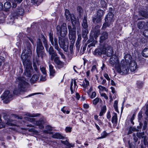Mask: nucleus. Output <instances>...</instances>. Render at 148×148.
Instances as JSON below:
<instances>
[{
	"instance_id": "c9c22d12",
	"label": "nucleus",
	"mask_w": 148,
	"mask_h": 148,
	"mask_svg": "<svg viewBox=\"0 0 148 148\" xmlns=\"http://www.w3.org/2000/svg\"><path fill=\"white\" fill-rule=\"evenodd\" d=\"M54 42L53 45L54 46L55 48L58 51H59L60 50L59 48L58 43V39L56 38H55L54 39Z\"/></svg>"
},
{
	"instance_id": "79ce46f5",
	"label": "nucleus",
	"mask_w": 148,
	"mask_h": 148,
	"mask_svg": "<svg viewBox=\"0 0 148 148\" xmlns=\"http://www.w3.org/2000/svg\"><path fill=\"white\" fill-rule=\"evenodd\" d=\"M46 129L47 130H45L44 131V132L45 133L49 134L50 132H48V131H51L52 130V128L51 126L50 125H47L46 127Z\"/></svg>"
},
{
	"instance_id": "e2e57ef3",
	"label": "nucleus",
	"mask_w": 148,
	"mask_h": 148,
	"mask_svg": "<svg viewBox=\"0 0 148 148\" xmlns=\"http://www.w3.org/2000/svg\"><path fill=\"white\" fill-rule=\"evenodd\" d=\"M72 128L69 127H66L65 129L66 132H71V131Z\"/></svg>"
},
{
	"instance_id": "2eb2a0df",
	"label": "nucleus",
	"mask_w": 148,
	"mask_h": 148,
	"mask_svg": "<svg viewBox=\"0 0 148 148\" xmlns=\"http://www.w3.org/2000/svg\"><path fill=\"white\" fill-rule=\"evenodd\" d=\"M106 51L104 53L106 54L107 56L111 57L112 56L113 53V51L112 48L111 47H109L106 49Z\"/></svg>"
},
{
	"instance_id": "a878e982",
	"label": "nucleus",
	"mask_w": 148,
	"mask_h": 148,
	"mask_svg": "<svg viewBox=\"0 0 148 148\" xmlns=\"http://www.w3.org/2000/svg\"><path fill=\"white\" fill-rule=\"evenodd\" d=\"M92 21L95 23H101V18L98 16H95L92 17Z\"/></svg>"
},
{
	"instance_id": "f03ea898",
	"label": "nucleus",
	"mask_w": 148,
	"mask_h": 148,
	"mask_svg": "<svg viewBox=\"0 0 148 148\" xmlns=\"http://www.w3.org/2000/svg\"><path fill=\"white\" fill-rule=\"evenodd\" d=\"M31 47V45L29 44L27 47V51L25 50L21 54V58L24 66L29 65L28 66L29 67L30 65L32 64L31 62L29 60L30 56L32 54Z\"/></svg>"
},
{
	"instance_id": "052dcab7",
	"label": "nucleus",
	"mask_w": 148,
	"mask_h": 148,
	"mask_svg": "<svg viewBox=\"0 0 148 148\" xmlns=\"http://www.w3.org/2000/svg\"><path fill=\"white\" fill-rule=\"evenodd\" d=\"M142 112H139L138 114V120L139 121H140L141 119V118H142Z\"/></svg>"
},
{
	"instance_id": "8fccbe9b",
	"label": "nucleus",
	"mask_w": 148,
	"mask_h": 148,
	"mask_svg": "<svg viewBox=\"0 0 148 148\" xmlns=\"http://www.w3.org/2000/svg\"><path fill=\"white\" fill-rule=\"evenodd\" d=\"M118 101H114V107L115 109V111L117 112H118L117 107Z\"/></svg>"
},
{
	"instance_id": "338daca9",
	"label": "nucleus",
	"mask_w": 148,
	"mask_h": 148,
	"mask_svg": "<svg viewBox=\"0 0 148 148\" xmlns=\"http://www.w3.org/2000/svg\"><path fill=\"white\" fill-rule=\"evenodd\" d=\"M96 93L95 92H93L92 93V95L90 96V98L91 99H93L96 97Z\"/></svg>"
},
{
	"instance_id": "7c9ffc66",
	"label": "nucleus",
	"mask_w": 148,
	"mask_h": 148,
	"mask_svg": "<svg viewBox=\"0 0 148 148\" xmlns=\"http://www.w3.org/2000/svg\"><path fill=\"white\" fill-rule=\"evenodd\" d=\"M70 18L73 26H75L77 24V21L75 16L74 15L72 14Z\"/></svg>"
},
{
	"instance_id": "0e129e2a",
	"label": "nucleus",
	"mask_w": 148,
	"mask_h": 148,
	"mask_svg": "<svg viewBox=\"0 0 148 148\" xmlns=\"http://www.w3.org/2000/svg\"><path fill=\"white\" fill-rule=\"evenodd\" d=\"M77 10L78 11L79 13H81L83 11L81 7L78 6L77 7Z\"/></svg>"
},
{
	"instance_id": "774afa93",
	"label": "nucleus",
	"mask_w": 148,
	"mask_h": 148,
	"mask_svg": "<svg viewBox=\"0 0 148 148\" xmlns=\"http://www.w3.org/2000/svg\"><path fill=\"white\" fill-rule=\"evenodd\" d=\"M104 76L108 80L110 81V78L107 74L105 73L104 75Z\"/></svg>"
},
{
	"instance_id": "680f3d73",
	"label": "nucleus",
	"mask_w": 148,
	"mask_h": 148,
	"mask_svg": "<svg viewBox=\"0 0 148 148\" xmlns=\"http://www.w3.org/2000/svg\"><path fill=\"white\" fill-rule=\"evenodd\" d=\"M40 70L42 73L44 75H45L46 73V72L45 70V68L43 67L40 68Z\"/></svg>"
},
{
	"instance_id": "3c124183",
	"label": "nucleus",
	"mask_w": 148,
	"mask_h": 148,
	"mask_svg": "<svg viewBox=\"0 0 148 148\" xmlns=\"http://www.w3.org/2000/svg\"><path fill=\"white\" fill-rule=\"evenodd\" d=\"M143 35L145 37H148V29H145L144 31Z\"/></svg>"
},
{
	"instance_id": "20e7f679",
	"label": "nucleus",
	"mask_w": 148,
	"mask_h": 148,
	"mask_svg": "<svg viewBox=\"0 0 148 148\" xmlns=\"http://www.w3.org/2000/svg\"><path fill=\"white\" fill-rule=\"evenodd\" d=\"M113 14L111 12H109L105 18V23L103 25L102 28L105 29L107 27L110 26L114 21Z\"/></svg>"
},
{
	"instance_id": "dca6fc26",
	"label": "nucleus",
	"mask_w": 148,
	"mask_h": 148,
	"mask_svg": "<svg viewBox=\"0 0 148 148\" xmlns=\"http://www.w3.org/2000/svg\"><path fill=\"white\" fill-rule=\"evenodd\" d=\"M108 33L106 32H103L100 37V42L101 43H103L104 41L108 38Z\"/></svg>"
},
{
	"instance_id": "bf43d9fd",
	"label": "nucleus",
	"mask_w": 148,
	"mask_h": 148,
	"mask_svg": "<svg viewBox=\"0 0 148 148\" xmlns=\"http://www.w3.org/2000/svg\"><path fill=\"white\" fill-rule=\"evenodd\" d=\"M148 122V120H147V121H144V125L143 127V130H145L146 129Z\"/></svg>"
},
{
	"instance_id": "6e6d98bb",
	"label": "nucleus",
	"mask_w": 148,
	"mask_h": 148,
	"mask_svg": "<svg viewBox=\"0 0 148 148\" xmlns=\"http://www.w3.org/2000/svg\"><path fill=\"white\" fill-rule=\"evenodd\" d=\"M86 46V45L85 44L84 46L81 48V52L82 53V54L84 53L85 51Z\"/></svg>"
},
{
	"instance_id": "4468645a",
	"label": "nucleus",
	"mask_w": 148,
	"mask_h": 148,
	"mask_svg": "<svg viewBox=\"0 0 148 148\" xmlns=\"http://www.w3.org/2000/svg\"><path fill=\"white\" fill-rule=\"evenodd\" d=\"M73 38L69 39L70 40V45L69 47V49L71 53L72 54L73 53V47L75 42L76 37Z\"/></svg>"
},
{
	"instance_id": "c03bdc74",
	"label": "nucleus",
	"mask_w": 148,
	"mask_h": 148,
	"mask_svg": "<svg viewBox=\"0 0 148 148\" xmlns=\"http://www.w3.org/2000/svg\"><path fill=\"white\" fill-rule=\"evenodd\" d=\"M53 34L50 33L49 34V39L52 45H53L54 42L53 41Z\"/></svg>"
},
{
	"instance_id": "5701e85b",
	"label": "nucleus",
	"mask_w": 148,
	"mask_h": 148,
	"mask_svg": "<svg viewBox=\"0 0 148 148\" xmlns=\"http://www.w3.org/2000/svg\"><path fill=\"white\" fill-rule=\"evenodd\" d=\"M130 69L131 71H135L137 68V64L134 61H132L130 64Z\"/></svg>"
},
{
	"instance_id": "aec40b11",
	"label": "nucleus",
	"mask_w": 148,
	"mask_h": 148,
	"mask_svg": "<svg viewBox=\"0 0 148 148\" xmlns=\"http://www.w3.org/2000/svg\"><path fill=\"white\" fill-rule=\"evenodd\" d=\"M144 9V8H143ZM148 10V9H142V10H140L139 12V14L143 17L145 18L148 17V13L147 11Z\"/></svg>"
},
{
	"instance_id": "bb28decb",
	"label": "nucleus",
	"mask_w": 148,
	"mask_h": 148,
	"mask_svg": "<svg viewBox=\"0 0 148 148\" xmlns=\"http://www.w3.org/2000/svg\"><path fill=\"white\" fill-rule=\"evenodd\" d=\"M82 39L81 36V35H79L78 36L77 40L76 42L75 46L77 49L79 50V49L80 45V41Z\"/></svg>"
},
{
	"instance_id": "864d4df0",
	"label": "nucleus",
	"mask_w": 148,
	"mask_h": 148,
	"mask_svg": "<svg viewBox=\"0 0 148 148\" xmlns=\"http://www.w3.org/2000/svg\"><path fill=\"white\" fill-rule=\"evenodd\" d=\"M99 101V99L97 97L92 101V103L94 105H96Z\"/></svg>"
},
{
	"instance_id": "4d7b16f0",
	"label": "nucleus",
	"mask_w": 148,
	"mask_h": 148,
	"mask_svg": "<svg viewBox=\"0 0 148 148\" xmlns=\"http://www.w3.org/2000/svg\"><path fill=\"white\" fill-rule=\"evenodd\" d=\"M98 88L100 90L102 91H103L104 90L105 91H107V89L104 87L102 86L101 85H99L98 86Z\"/></svg>"
},
{
	"instance_id": "603ef678",
	"label": "nucleus",
	"mask_w": 148,
	"mask_h": 148,
	"mask_svg": "<svg viewBox=\"0 0 148 148\" xmlns=\"http://www.w3.org/2000/svg\"><path fill=\"white\" fill-rule=\"evenodd\" d=\"M13 121L11 119H9L7 121L6 124L7 125H13L14 124L12 122Z\"/></svg>"
},
{
	"instance_id": "9b49d317",
	"label": "nucleus",
	"mask_w": 148,
	"mask_h": 148,
	"mask_svg": "<svg viewBox=\"0 0 148 148\" xmlns=\"http://www.w3.org/2000/svg\"><path fill=\"white\" fill-rule=\"evenodd\" d=\"M72 28L71 26L69 25L68 28L69 30V39L73 38L76 37V27L75 26H73Z\"/></svg>"
},
{
	"instance_id": "0eeeda50",
	"label": "nucleus",
	"mask_w": 148,
	"mask_h": 148,
	"mask_svg": "<svg viewBox=\"0 0 148 148\" xmlns=\"http://www.w3.org/2000/svg\"><path fill=\"white\" fill-rule=\"evenodd\" d=\"M24 12V10L23 8H20L12 12L9 18L10 20V23H13L14 19L17 18L16 16L19 15H23Z\"/></svg>"
},
{
	"instance_id": "a19ab883",
	"label": "nucleus",
	"mask_w": 148,
	"mask_h": 148,
	"mask_svg": "<svg viewBox=\"0 0 148 148\" xmlns=\"http://www.w3.org/2000/svg\"><path fill=\"white\" fill-rule=\"evenodd\" d=\"M106 106H103L101 109V111L99 113V116H102L103 114L106 112Z\"/></svg>"
},
{
	"instance_id": "412c9836",
	"label": "nucleus",
	"mask_w": 148,
	"mask_h": 148,
	"mask_svg": "<svg viewBox=\"0 0 148 148\" xmlns=\"http://www.w3.org/2000/svg\"><path fill=\"white\" fill-rule=\"evenodd\" d=\"M44 47L40 39H38L37 42L36 51L42 50Z\"/></svg>"
},
{
	"instance_id": "69168bd1",
	"label": "nucleus",
	"mask_w": 148,
	"mask_h": 148,
	"mask_svg": "<svg viewBox=\"0 0 148 148\" xmlns=\"http://www.w3.org/2000/svg\"><path fill=\"white\" fill-rule=\"evenodd\" d=\"M101 96L104 97L105 99H108V97L107 96V95L105 93H102L101 94Z\"/></svg>"
},
{
	"instance_id": "b1692460",
	"label": "nucleus",
	"mask_w": 148,
	"mask_h": 148,
	"mask_svg": "<svg viewBox=\"0 0 148 148\" xmlns=\"http://www.w3.org/2000/svg\"><path fill=\"white\" fill-rule=\"evenodd\" d=\"M37 56L38 57H41L42 59L46 56V54L42 50L36 51Z\"/></svg>"
},
{
	"instance_id": "5fc2aeb1",
	"label": "nucleus",
	"mask_w": 148,
	"mask_h": 148,
	"mask_svg": "<svg viewBox=\"0 0 148 148\" xmlns=\"http://www.w3.org/2000/svg\"><path fill=\"white\" fill-rule=\"evenodd\" d=\"M100 3L102 7L105 8L106 7V2L104 0H101L100 1Z\"/></svg>"
},
{
	"instance_id": "393cba45",
	"label": "nucleus",
	"mask_w": 148,
	"mask_h": 148,
	"mask_svg": "<svg viewBox=\"0 0 148 148\" xmlns=\"http://www.w3.org/2000/svg\"><path fill=\"white\" fill-rule=\"evenodd\" d=\"M49 68L50 76L53 77L55 75L56 71L53 69V66L52 64H50L49 65Z\"/></svg>"
},
{
	"instance_id": "473e14b6",
	"label": "nucleus",
	"mask_w": 148,
	"mask_h": 148,
	"mask_svg": "<svg viewBox=\"0 0 148 148\" xmlns=\"http://www.w3.org/2000/svg\"><path fill=\"white\" fill-rule=\"evenodd\" d=\"M88 33V29H83L82 30V37L86 39L87 34Z\"/></svg>"
},
{
	"instance_id": "1a4fd4ad",
	"label": "nucleus",
	"mask_w": 148,
	"mask_h": 148,
	"mask_svg": "<svg viewBox=\"0 0 148 148\" xmlns=\"http://www.w3.org/2000/svg\"><path fill=\"white\" fill-rule=\"evenodd\" d=\"M12 95L8 90L5 91L2 95L1 98L3 100V102L5 103H8L12 99Z\"/></svg>"
},
{
	"instance_id": "2f4dec72",
	"label": "nucleus",
	"mask_w": 148,
	"mask_h": 148,
	"mask_svg": "<svg viewBox=\"0 0 148 148\" xmlns=\"http://www.w3.org/2000/svg\"><path fill=\"white\" fill-rule=\"evenodd\" d=\"M117 114L116 113H114L112 118V122L114 124H116L117 123Z\"/></svg>"
},
{
	"instance_id": "c756f323",
	"label": "nucleus",
	"mask_w": 148,
	"mask_h": 148,
	"mask_svg": "<svg viewBox=\"0 0 148 148\" xmlns=\"http://www.w3.org/2000/svg\"><path fill=\"white\" fill-rule=\"evenodd\" d=\"M142 55L145 57H148V48H145L143 49L142 52Z\"/></svg>"
},
{
	"instance_id": "9d476101",
	"label": "nucleus",
	"mask_w": 148,
	"mask_h": 148,
	"mask_svg": "<svg viewBox=\"0 0 148 148\" xmlns=\"http://www.w3.org/2000/svg\"><path fill=\"white\" fill-rule=\"evenodd\" d=\"M110 63L112 66H115L116 69L119 66V62L117 57L115 55H113L111 57L109 61Z\"/></svg>"
},
{
	"instance_id": "f3484780",
	"label": "nucleus",
	"mask_w": 148,
	"mask_h": 148,
	"mask_svg": "<svg viewBox=\"0 0 148 148\" xmlns=\"http://www.w3.org/2000/svg\"><path fill=\"white\" fill-rule=\"evenodd\" d=\"M34 123L36 125L38 126L40 129H42L44 128L43 124L44 123V121L43 120L35 121Z\"/></svg>"
},
{
	"instance_id": "c85d7f7f",
	"label": "nucleus",
	"mask_w": 148,
	"mask_h": 148,
	"mask_svg": "<svg viewBox=\"0 0 148 148\" xmlns=\"http://www.w3.org/2000/svg\"><path fill=\"white\" fill-rule=\"evenodd\" d=\"M145 26H146V24L143 21H139L137 25L138 27L140 29H142Z\"/></svg>"
},
{
	"instance_id": "13d9d810",
	"label": "nucleus",
	"mask_w": 148,
	"mask_h": 148,
	"mask_svg": "<svg viewBox=\"0 0 148 148\" xmlns=\"http://www.w3.org/2000/svg\"><path fill=\"white\" fill-rule=\"evenodd\" d=\"M65 14L66 19L68 21H70L71 16L72 14H71L70 13H65Z\"/></svg>"
},
{
	"instance_id": "37998d69",
	"label": "nucleus",
	"mask_w": 148,
	"mask_h": 148,
	"mask_svg": "<svg viewBox=\"0 0 148 148\" xmlns=\"http://www.w3.org/2000/svg\"><path fill=\"white\" fill-rule=\"evenodd\" d=\"M25 115L26 116H27L28 117H35L39 116L40 115V114H31L30 113H28L26 114H25Z\"/></svg>"
},
{
	"instance_id": "e433bc0d",
	"label": "nucleus",
	"mask_w": 148,
	"mask_h": 148,
	"mask_svg": "<svg viewBox=\"0 0 148 148\" xmlns=\"http://www.w3.org/2000/svg\"><path fill=\"white\" fill-rule=\"evenodd\" d=\"M61 142L62 143L69 147H74V145L70 144L67 140L65 141L61 140Z\"/></svg>"
},
{
	"instance_id": "ddd939ff",
	"label": "nucleus",
	"mask_w": 148,
	"mask_h": 148,
	"mask_svg": "<svg viewBox=\"0 0 148 148\" xmlns=\"http://www.w3.org/2000/svg\"><path fill=\"white\" fill-rule=\"evenodd\" d=\"M29 65L24 66L25 68V75L28 77H30L31 75V72L32 70V65L28 66Z\"/></svg>"
},
{
	"instance_id": "39448f33",
	"label": "nucleus",
	"mask_w": 148,
	"mask_h": 148,
	"mask_svg": "<svg viewBox=\"0 0 148 148\" xmlns=\"http://www.w3.org/2000/svg\"><path fill=\"white\" fill-rule=\"evenodd\" d=\"M128 66L126 64V62H124L123 60L121 62L120 66H119L116 68L117 72L120 73H122V74L125 75L129 71Z\"/></svg>"
},
{
	"instance_id": "ea45409f",
	"label": "nucleus",
	"mask_w": 148,
	"mask_h": 148,
	"mask_svg": "<svg viewBox=\"0 0 148 148\" xmlns=\"http://www.w3.org/2000/svg\"><path fill=\"white\" fill-rule=\"evenodd\" d=\"M89 84V83L88 81L87 80L86 78H85L83 84H82L84 88H86Z\"/></svg>"
},
{
	"instance_id": "49530a36",
	"label": "nucleus",
	"mask_w": 148,
	"mask_h": 148,
	"mask_svg": "<svg viewBox=\"0 0 148 148\" xmlns=\"http://www.w3.org/2000/svg\"><path fill=\"white\" fill-rule=\"evenodd\" d=\"M107 134L105 132H103L101 134V136L97 138V139H101L105 138L107 136Z\"/></svg>"
},
{
	"instance_id": "cd10ccee",
	"label": "nucleus",
	"mask_w": 148,
	"mask_h": 148,
	"mask_svg": "<svg viewBox=\"0 0 148 148\" xmlns=\"http://www.w3.org/2000/svg\"><path fill=\"white\" fill-rule=\"evenodd\" d=\"M88 43L92 42L90 44L88 45V47L90 48L91 47L95 46V44L97 43V41L96 40H94L93 38H91L89 40L87 41Z\"/></svg>"
},
{
	"instance_id": "72a5a7b5",
	"label": "nucleus",
	"mask_w": 148,
	"mask_h": 148,
	"mask_svg": "<svg viewBox=\"0 0 148 148\" xmlns=\"http://www.w3.org/2000/svg\"><path fill=\"white\" fill-rule=\"evenodd\" d=\"M39 75L38 74L33 75L31 79V81L33 83H34L38 79Z\"/></svg>"
},
{
	"instance_id": "4be33fe9",
	"label": "nucleus",
	"mask_w": 148,
	"mask_h": 148,
	"mask_svg": "<svg viewBox=\"0 0 148 148\" xmlns=\"http://www.w3.org/2000/svg\"><path fill=\"white\" fill-rule=\"evenodd\" d=\"M49 133L52 134V137L54 138L63 139L64 138L62 135L58 133L53 134L52 132H50Z\"/></svg>"
},
{
	"instance_id": "f704fd0d",
	"label": "nucleus",
	"mask_w": 148,
	"mask_h": 148,
	"mask_svg": "<svg viewBox=\"0 0 148 148\" xmlns=\"http://www.w3.org/2000/svg\"><path fill=\"white\" fill-rule=\"evenodd\" d=\"M4 7L6 10H8L11 7V5L10 2L7 1L4 4Z\"/></svg>"
},
{
	"instance_id": "6e6552de",
	"label": "nucleus",
	"mask_w": 148,
	"mask_h": 148,
	"mask_svg": "<svg viewBox=\"0 0 148 148\" xmlns=\"http://www.w3.org/2000/svg\"><path fill=\"white\" fill-rule=\"evenodd\" d=\"M59 44L60 47L64 50L67 52L68 48V40L61 37H59Z\"/></svg>"
},
{
	"instance_id": "423d86ee",
	"label": "nucleus",
	"mask_w": 148,
	"mask_h": 148,
	"mask_svg": "<svg viewBox=\"0 0 148 148\" xmlns=\"http://www.w3.org/2000/svg\"><path fill=\"white\" fill-rule=\"evenodd\" d=\"M56 29L57 34L62 37H65L67 33L66 24L65 23H63L61 26L59 25H58Z\"/></svg>"
},
{
	"instance_id": "09e8293b",
	"label": "nucleus",
	"mask_w": 148,
	"mask_h": 148,
	"mask_svg": "<svg viewBox=\"0 0 148 148\" xmlns=\"http://www.w3.org/2000/svg\"><path fill=\"white\" fill-rule=\"evenodd\" d=\"M25 120L30 121V122H34L35 121V119L34 118H31L28 117H25Z\"/></svg>"
},
{
	"instance_id": "a18cd8bd",
	"label": "nucleus",
	"mask_w": 148,
	"mask_h": 148,
	"mask_svg": "<svg viewBox=\"0 0 148 148\" xmlns=\"http://www.w3.org/2000/svg\"><path fill=\"white\" fill-rule=\"evenodd\" d=\"M102 52L100 48L96 49L95 51V54L97 55H101L102 53Z\"/></svg>"
},
{
	"instance_id": "58836bf2",
	"label": "nucleus",
	"mask_w": 148,
	"mask_h": 148,
	"mask_svg": "<svg viewBox=\"0 0 148 148\" xmlns=\"http://www.w3.org/2000/svg\"><path fill=\"white\" fill-rule=\"evenodd\" d=\"M104 14V12L101 10H99L97 13V16L101 18L103 16Z\"/></svg>"
},
{
	"instance_id": "f8f14e48",
	"label": "nucleus",
	"mask_w": 148,
	"mask_h": 148,
	"mask_svg": "<svg viewBox=\"0 0 148 148\" xmlns=\"http://www.w3.org/2000/svg\"><path fill=\"white\" fill-rule=\"evenodd\" d=\"M53 60L55 63L57 65L58 68L60 69L64 66V62L60 61L59 57H58L57 55L54 58Z\"/></svg>"
},
{
	"instance_id": "de8ad7c7",
	"label": "nucleus",
	"mask_w": 148,
	"mask_h": 148,
	"mask_svg": "<svg viewBox=\"0 0 148 148\" xmlns=\"http://www.w3.org/2000/svg\"><path fill=\"white\" fill-rule=\"evenodd\" d=\"M136 129L134 127H130L129 128V130L128 133V134L132 133L133 132L135 131L136 130Z\"/></svg>"
},
{
	"instance_id": "7ed1b4c3",
	"label": "nucleus",
	"mask_w": 148,
	"mask_h": 148,
	"mask_svg": "<svg viewBox=\"0 0 148 148\" xmlns=\"http://www.w3.org/2000/svg\"><path fill=\"white\" fill-rule=\"evenodd\" d=\"M41 38L42 40L44 46L47 51L48 52L49 54L51 55V60H53L54 58L57 56V54L56 51L54 50L52 46H50L49 48V47L48 45L47 44V41L44 36L42 35Z\"/></svg>"
},
{
	"instance_id": "6ab92c4d",
	"label": "nucleus",
	"mask_w": 148,
	"mask_h": 148,
	"mask_svg": "<svg viewBox=\"0 0 148 148\" xmlns=\"http://www.w3.org/2000/svg\"><path fill=\"white\" fill-rule=\"evenodd\" d=\"M82 25L83 29H88V21L87 20V17L85 16H84V18L83 19Z\"/></svg>"
},
{
	"instance_id": "a211bd4d",
	"label": "nucleus",
	"mask_w": 148,
	"mask_h": 148,
	"mask_svg": "<svg viewBox=\"0 0 148 148\" xmlns=\"http://www.w3.org/2000/svg\"><path fill=\"white\" fill-rule=\"evenodd\" d=\"M124 58L125 59V61H124V62H126V64L128 65L132 61V57L129 54H127L124 56Z\"/></svg>"
},
{
	"instance_id": "f257e3e1",
	"label": "nucleus",
	"mask_w": 148,
	"mask_h": 148,
	"mask_svg": "<svg viewBox=\"0 0 148 148\" xmlns=\"http://www.w3.org/2000/svg\"><path fill=\"white\" fill-rule=\"evenodd\" d=\"M16 83L18 84V88L14 89L13 91L14 94L17 95L20 92L26 91L28 84L25 81L24 78L21 77H18L16 79Z\"/></svg>"
},
{
	"instance_id": "4c0bfd02",
	"label": "nucleus",
	"mask_w": 148,
	"mask_h": 148,
	"mask_svg": "<svg viewBox=\"0 0 148 148\" xmlns=\"http://www.w3.org/2000/svg\"><path fill=\"white\" fill-rule=\"evenodd\" d=\"M145 133L144 132L143 133H137L136 134L137 136L139 138H144V140H145L146 137L144 136Z\"/></svg>"
}]
</instances>
